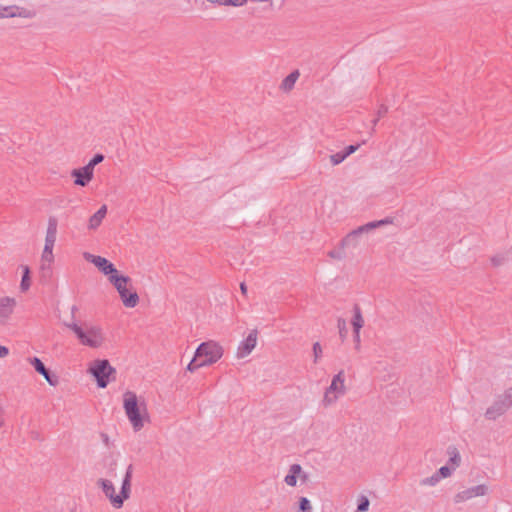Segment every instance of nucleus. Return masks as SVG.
<instances>
[{
    "label": "nucleus",
    "mask_w": 512,
    "mask_h": 512,
    "mask_svg": "<svg viewBox=\"0 0 512 512\" xmlns=\"http://www.w3.org/2000/svg\"><path fill=\"white\" fill-rule=\"evenodd\" d=\"M123 407L133 429L135 431L141 430L145 418H148L145 401H139L134 392L126 391L123 394Z\"/></svg>",
    "instance_id": "2"
},
{
    "label": "nucleus",
    "mask_w": 512,
    "mask_h": 512,
    "mask_svg": "<svg viewBox=\"0 0 512 512\" xmlns=\"http://www.w3.org/2000/svg\"><path fill=\"white\" fill-rule=\"evenodd\" d=\"M78 310L77 306L76 305H73L72 308H71V313H72V316L74 317V314L75 312Z\"/></svg>",
    "instance_id": "46"
},
{
    "label": "nucleus",
    "mask_w": 512,
    "mask_h": 512,
    "mask_svg": "<svg viewBox=\"0 0 512 512\" xmlns=\"http://www.w3.org/2000/svg\"><path fill=\"white\" fill-rule=\"evenodd\" d=\"M346 159L345 154L342 151H339L330 156V161L333 165H338L342 163Z\"/></svg>",
    "instance_id": "33"
},
{
    "label": "nucleus",
    "mask_w": 512,
    "mask_h": 512,
    "mask_svg": "<svg viewBox=\"0 0 512 512\" xmlns=\"http://www.w3.org/2000/svg\"><path fill=\"white\" fill-rule=\"evenodd\" d=\"M107 214V206L102 205L90 218H89V228L94 230L98 228L103 219Z\"/></svg>",
    "instance_id": "16"
},
{
    "label": "nucleus",
    "mask_w": 512,
    "mask_h": 512,
    "mask_svg": "<svg viewBox=\"0 0 512 512\" xmlns=\"http://www.w3.org/2000/svg\"><path fill=\"white\" fill-rule=\"evenodd\" d=\"M84 258L87 261L93 263L104 275L109 276V278L119 274L114 264L104 257L96 256L91 253L85 252Z\"/></svg>",
    "instance_id": "9"
},
{
    "label": "nucleus",
    "mask_w": 512,
    "mask_h": 512,
    "mask_svg": "<svg viewBox=\"0 0 512 512\" xmlns=\"http://www.w3.org/2000/svg\"><path fill=\"white\" fill-rule=\"evenodd\" d=\"M510 407V402L506 401L501 395H499L492 405L486 409L484 414L485 418L494 421L505 414Z\"/></svg>",
    "instance_id": "10"
},
{
    "label": "nucleus",
    "mask_w": 512,
    "mask_h": 512,
    "mask_svg": "<svg viewBox=\"0 0 512 512\" xmlns=\"http://www.w3.org/2000/svg\"><path fill=\"white\" fill-rule=\"evenodd\" d=\"M104 160V155L101 153H96L90 161L86 164V166H89L90 169L94 171V167L98 164H100Z\"/></svg>",
    "instance_id": "30"
},
{
    "label": "nucleus",
    "mask_w": 512,
    "mask_h": 512,
    "mask_svg": "<svg viewBox=\"0 0 512 512\" xmlns=\"http://www.w3.org/2000/svg\"><path fill=\"white\" fill-rule=\"evenodd\" d=\"M314 363L318 362V359L322 356V347L319 342L313 344Z\"/></svg>",
    "instance_id": "34"
},
{
    "label": "nucleus",
    "mask_w": 512,
    "mask_h": 512,
    "mask_svg": "<svg viewBox=\"0 0 512 512\" xmlns=\"http://www.w3.org/2000/svg\"><path fill=\"white\" fill-rule=\"evenodd\" d=\"M440 480L441 479H440L439 475L437 474V472H435L432 476L421 479L420 485L421 486H435L439 483Z\"/></svg>",
    "instance_id": "25"
},
{
    "label": "nucleus",
    "mask_w": 512,
    "mask_h": 512,
    "mask_svg": "<svg viewBox=\"0 0 512 512\" xmlns=\"http://www.w3.org/2000/svg\"><path fill=\"white\" fill-rule=\"evenodd\" d=\"M101 437H102L103 442L108 446V444H109V437H108V435L105 434V433H102Z\"/></svg>",
    "instance_id": "43"
},
{
    "label": "nucleus",
    "mask_w": 512,
    "mask_h": 512,
    "mask_svg": "<svg viewBox=\"0 0 512 512\" xmlns=\"http://www.w3.org/2000/svg\"><path fill=\"white\" fill-rule=\"evenodd\" d=\"M110 282L117 289L125 307L134 308L138 304L139 296L137 292L127 287L131 282L130 277L118 274L110 277Z\"/></svg>",
    "instance_id": "6"
},
{
    "label": "nucleus",
    "mask_w": 512,
    "mask_h": 512,
    "mask_svg": "<svg viewBox=\"0 0 512 512\" xmlns=\"http://www.w3.org/2000/svg\"><path fill=\"white\" fill-rule=\"evenodd\" d=\"M22 269H23V274H22V279H21V283H20V289L22 291H27L31 285L30 269L28 266H22Z\"/></svg>",
    "instance_id": "22"
},
{
    "label": "nucleus",
    "mask_w": 512,
    "mask_h": 512,
    "mask_svg": "<svg viewBox=\"0 0 512 512\" xmlns=\"http://www.w3.org/2000/svg\"><path fill=\"white\" fill-rule=\"evenodd\" d=\"M344 249L345 248L341 247V243H339V247L337 249H333V250L329 251L328 256L333 259L342 260L345 258Z\"/></svg>",
    "instance_id": "26"
},
{
    "label": "nucleus",
    "mask_w": 512,
    "mask_h": 512,
    "mask_svg": "<svg viewBox=\"0 0 512 512\" xmlns=\"http://www.w3.org/2000/svg\"><path fill=\"white\" fill-rule=\"evenodd\" d=\"M88 372L95 378L98 388H106L116 379V369L107 359H98L88 368Z\"/></svg>",
    "instance_id": "5"
},
{
    "label": "nucleus",
    "mask_w": 512,
    "mask_h": 512,
    "mask_svg": "<svg viewBox=\"0 0 512 512\" xmlns=\"http://www.w3.org/2000/svg\"><path fill=\"white\" fill-rule=\"evenodd\" d=\"M298 477H300V479L305 482L308 478V475L305 473V472H301L300 475H298Z\"/></svg>",
    "instance_id": "44"
},
{
    "label": "nucleus",
    "mask_w": 512,
    "mask_h": 512,
    "mask_svg": "<svg viewBox=\"0 0 512 512\" xmlns=\"http://www.w3.org/2000/svg\"><path fill=\"white\" fill-rule=\"evenodd\" d=\"M487 491L488 487L485 484L476 485L457 493L454 496V502L461 503L477 496H484Z\"/></svg>",
    "instance_id": "11"
},
{
    "label": "nucleus",
    "mask_w": 512,
    "mask_h": 512,
    "mask_svg": "<svg viewBox=\"0 0 512 512\" xmlns=\"http://www.w3.org/2000/svg\"><path fill=\"white\" fill-rule=\"evenodd\" d=\"M299 510L301 512H312V506L308 498L301 497L299 499Z\"/></svg>",
    "instance_id": "29"
},
{
    "label": "nucleus",
    "mask_w": 512,
    "mask_h": 512,
    "mask_svg": "<svg viewBox=\"0 0 512 512\" xmlns=\"http://www.w3.org/2000/svg\"><path fill=\"white\" fill-rule=\"evenodd\" d=\"M40 375H42L51 386L55 387L59 384V377L52 373L48 368H46L45 372H42Z\"/></svg>",
    "instance_id": "24"
},
{
    "label": "nucleus",
    "mask_w": 512,
    "mask_h": 512,
    "mask_svg": "<svg viewBox=\"0 0 512 512\" xmlns=\"http://www.w3.org/2000/svg\"><path fill=\"white\" fill-rule=\"evenodd\" d=\"M302 472V467L300 464H292L289 468L288 474L284 478V482L291 487L296 486L297 477Z\"/></svg>",
    "instance_id": "17"
},
{
    "label": "nucleus",
    "mask_w": 512,
    "mask_h": 512,
    "mask_svg": "<svg viewBox=\"0 0 512 512\" xmlns=\"http://www.w3.org/2000/svg\"><path fill=\"white\" fill-rule=\"evenodd\" d=\"M504 258L500 256H494L491 258V262L494 266H499L503 263Z\"/></svg>",
    "instance_id": "39"
},
{
    "label": "nucleus",
    "mask_w": 512,
    "mask_h": 512,
    "mask_svg": "<svg viewBox=\"0 0 512 512\" xmlns=\"http://www.w3.org/2000/svg\"><path fill=\"white\" fill-rule=\"evenodd\" d=\"M447 454L450 456L449 463H451L453 465L452 467L454 469L456 467H458L460 464V461H461V457H460V454H459L457 448L453 445L449 446L447 448Z\"/></svg>",
    "instance_id": "21"
},
{
    "label": "nucleus",
    "mask_w": 512,
    "mask_h": 512,
    "mask_svg": "<svg viewBox=\"0 0 512 512\" xmlns=\"http://www.w3.org/2000/svg\"><path fill=\"white\" fill-rule=\"evenodd\" d=\"M299 71L298 70H294L292 71L289 75H287L283 80H282V83H281V88L284 90V91H290L293 89L294 85H295V82L297 81V79L299 78Z\"/></svg>",
    "instance_id": "19"
},
{
    "label": "nucleus",
    "mask_w": 512,
    "mask_h": 512,
    "mask_svg": "<svg viewBox=\"0 0 512 512\" xmlns=\"http://www.w3.org/2000/svg\"><path fill=\"white\" fill-rule=\"evenodd\" d=\"M14 9H17L16 6H8V7H2L0 6V18L3 17H15L16 12Z\"/></svg>",
    "instance_id": "28"
},
{
    "label": "nucleus",
    "mask_w": 512,
    "mask_h": 512,
    "mask_svg": "<svg viewBox=\"0 0 512 512\" xmlns=\"http://www.w3.org/2000/svg\"><path fill=\"white\" fill-rule=\"evenodd\" d=\"M455 470L453 467H449L448 465L440 467L436 472L439 475L440 479L447 478L452 474V471Z\"/></svg>",
    "instance_id": "32"
},
{
    "label": "nucleus",
    "mask_w": 512,
    "mask_h": 512,
    "mask_svg": "<svg viewBox=\"0 0 512 512\" xmlns=\"http://www.w3.org/2000/svg\"><path fill=\"white\" fill-rule=\"evenodd\" d=\"M247 0H230L227 2V6H242Z\"/></svg>",
    "instance_id": "38"
},
{
    "label": "nucleus",
    "mask_w": 512,
    "mask_h": 512,
    "mask_svg": "<svg viewBox=\"0 0 512 512\" xmlns=\"http://www.w3.org/2000/svg\"><path fill=\"white\" fill-rule=\"evenodd\" d=\"M3 414H4V410H3L2 406L0 405V416H3Z\"/></svg>",
    "instance_id": "49"
},
{
    "label": "nucleus",
    "mask_w": 512,
    "mask_h": 512,
    "mask_svg": "<svg viewBox=\"0 0 512 512\" xmlns=\"http://www.w3.org/2000/svg\"><path fill=\"white\" fill-rule=\"evenodd\" d=\"M360 146H361V144L348 145L347 147H345V149L342 152L345 154V156L347 158L348 156H350L351 154L356 152Z\"/></svg>",
    "instance_id": "35"
},
{
    "label": "nucleus",
    "mask_w": 512,
    "mask_h": 512,
    "mask_svg": "<svg viewBox=\"0 0 512 512\" xmlns=\"http://www.w3.org/2000/svg\"><path fill=\"white\" fill-rule=\"evenodd\" d=\"M27 360L33 366L37 373L41 374L42 372H45L46 366L44 365L40 358L29 357Z\"/></svg>",
    "instance_id": "23"
},
{
    "label": "nucleus",
    "mask_w": 512,
    "mask_h": 512,
    "mask_svg": "<svg viewBox=\"0 0 512 512\" xmlns=\"http://www.w3.org/2000/svg\"><path fill=\"white\" fill-rule=\"evenodd\" d=\"M370 505L369 499L365 496H361L358 500L357 511L365 512L368 510Z\"/></svg>",
    "instance_id": "31"
},
{
    "label": "nucleus",
    "mask_w": 512,
    "mask_h": 512,
    "mask_svg": "<svg viewBox=\"0 0 512 512\" xmlns=\"http://www.w3.org/2000/svg\"><path fill=\"white\" fill-rule=\"evenodd\" d=\"M223 355V348L214 341L201 343L194 354V357L187 365V370L194 372L200 367L211 365L217 362Z\"/></svg>",
    "instance_id": "1"
},
{
    "label": "nucleus",
    "mask_w": 512,
    "mask_h": 512,
    "mask_svg": "<svg viewBox=\"0 0 512 512\" xmlns=\"http://www.w3.org/2000/svg\"><path fill=\"white\" fill-rule=\"evenodd\" d=\"M351 323L353 326V330H361V328L364 325L362 311L358 304H354V306H353V318H352Z\"/></svg>",
    "instance_id": "18"
},
{
    "label": "nucleus",
    "mask_w": 512,
    "mask_h": 512,
    "mask_svg": "<svg viewBox=\"0 0 512 512\" xmlns=\"http://www.w3.org/2000/svg\"><path fill=\"white\" fill-rule=\"evenodd\" d=\"M4 425V418L3 416H0V427Z\"/></svg>",
    "instance_id": "48"
},
{
    "label": "nucleus",
    "mask_w": 512,
    "mask_h": 512,
    "mask_svg": "<svg viewBox=\"0 0 512 512\" xmlns=\"http://www.w3.org/2000/svg\"><path fill=\"white\" fill-rule=\"evenodd\" d=\"M257 330H252L248 336L240 342L237 349V357L244 358L249 355L256 346L257 342Z\"/></svg>",
    "instance_id": "12"
},
{
    "label": "nucleus",
    "mask_w": 512,
    "mask_h": 512,
    "mask_svg": "<svg viewBox=\"0 0 512 512\" xmlns=\"http://www.w3.org/2000/svg\"><path fill=\"white\" fill-rule=\"evenodd\" d=\"M240 290H241L242 294H244V295L247 293V286L244 282H242L240 284Z\"/></svg>",
    "instance_id": "42"
},
{
    "label": "nucleus",
    "mask_w": 512,
    "mask_h": 512,
    "mask_svg": "<svg viewBox=\"0 0 512 512\" xmlns=\"http://www.w3.org/2000/svg\"><path fill=\"white\" fill-rule=\"evenodd\" d=\"M380 118H381V117L377 116V118H375V119L372 121V123H373V125H374V126L377 124V122L379 121V119H380Z\"/></svg>",
    "instance_id": "47"
},
{
    "label": "nucleus",
    "mask_w": 512,
    "mask_h": 512,
    "mask_svg": "<svg viewBox=\"0 0 512 512\" xmlns=\"http://www.w3.org/2000/svg\"><path fill=\"white\" fill-rule=\"evenodd\" d=\"M353 338L355 342V348L359 350L360 348V330H353Z\"/></svg>",
    "instance_id": "36"
},
{
    "label": "nucleus",
    "mask_w": 512,
    "mask_h": 512,
    "mask_svg": "<svg viewBox=\"0 0 512 512\" xmlns=\"http://www.w3.org/2000/svg\"><path fill=\"white\" fill-rule=\"evenodd\" d=\"M71 176L74 178L75 185L85 187L93 179L94 171L85 165L81 168L73 169Z\"/></svg>",
    "instance_id": "13"
},
{
    "label": "nucleus",
    "mask_w": 512,
    "mask_h": 512,
    "mask_svg": "<svg viewBox=\"0 0 512 512\" xmlns=\"http://www.w3.org/2000/svg\"><path fill=\"white\" fill-rule=\"evenodd\" d=\"M345 374L343 370H340L334 375L331 384L326 388L323 398L324 406L333 404L337 399L338 395H344L346 388L344 385Z\"/></svg>",
    "instance_id": "8"
},
{
    "label": "nucleus",
    "mask_w": 512,
    "mask_h": 512,
    "mask_svg": "<svg viewBox=\"0 0 512 512\" xmlns=\"http://www.w3.org/2000/svg\"><path fill=\"white\" fill-rule=\"evenodd\" d=\"M54 261L53 248L44 246L41 255V276L44 278H50L52 275L51 263Z\"/></svg>",
    "instance_id": "14"
},
{
    "label": "nucleus",
    "mask_w": 512,
    "mask_h": 512,
    "mask_svg": "<svg viewBox=\"0 0 512 512\" xmlns=\"http://www.w3.org/2000/svg\"><path fill=\"white\" fill-rule=\"evenodd\" d=\"M388 112V108L385 105H381L378 109L377 116L383 117Z\"/></svg>",
    "instance_id": "40"
},
{
    "label": "nucleus",
    "mask_w": 512,
    "mask_h": 512,
    "mask_svg": "<svg viewBox=\"0 0 512 512\" xmlns=\"http://www.w3.org/2000/svg\"><path fill=\"white\" fill-rule=\"evenodd\" d=\"M337 326L339 329V336H340L341 340L344 341L346 339L347 333H348L345 319L339 318L337 321Z\"/></svg>",
    "instance_id": "27"
},
{
    "label": "nucleus",
    "mask_w": 512,
    "mask_h": 512,
    "mask_svg": "<svg viewBox=\"0 0 512 512\" xmlns=\"http://www.w3.org/2000/svg\"><path fill=\"white\" fill-rule=\"evenodd\" d=\"M133 473V465L127 467L125 476L122 481L121 490L119 494L115 493V487L110 480L100 479L98 483L101 485L103 493L108 497L115 508H121L125 500L130 497L131 492V479Z\"/></svg>",
    "instance_id": "3"
},
{
    "label": "nucleus",
    "mask_w": 512,
    "mask_h": 512,
    "mask_svg": "<svg viewBox=\"0 0 512 512\" xmlns=\"http://www.w3.org/2000/svg\"><path fill=\"white\" fill-rule=\"evenodd\" d=\"M392 223V220L390 218H385L378 221H372L368 222L362 226H359L358 228L352 230L349 232L341 241V247L342 248H356L359 245V239L364 233H368L369 231Z\"/></svg>",
    "instance_id": "7"
},
{
    "label": "nucleus",
    "mask_w": 512,
    "mask_h": 512,
    "mask_svg": "<svg viewBox=\"0 0 512 512\" xmlns=\"http://www.w3.org/2000/svg\"><path fill=\"white\" fill-rule=\"evenodd\" d=\"M15 306V298L9 296L0 298V324L5 323L10 318Z\"/></svg>",
    "instance_id": "15"
},
{
    "label": "nucleus",
    "mask_w": 512,
    "mask_h": 512,
    "mask_svg": "<svg viewBox=\"0 0 512 512\" xmlns=\"http://www.w3.org/2000/svg\"><path fill=\"white\" fill-rule=\"evenodd\" d=\"M506 401L510 402V406H512V387L505 390V392L501 395Z\"/></svg>",
    "instance_id": "37"
},
{
    "label": "nucleus",
    "mask_w": 512,
    "mask_h": 512,
    "mask_svg": "<svg viewBox=\"0 0 512 512\" xmlns=\"http://www.w3.org/2000/svg\"><path fill=\"white\" fill-rule=\"evenodd\" d=\"M54 245H55V242L48 241L47 239H45V245L44 246H48L49 248H54Z\"/></svg>",
    "instance_id": "45"
},
{
    "label": "nucleus",
    "mask_w": 512,
    "mask_h": 512,
    "mask_svg": "<svg viewBox=\"0 0 512 512\" xmlns=\"http://www.w3.org/2000/svg\"><path fill=\"white\" fill-rule=\"evenodd\" d=\"M65 325L75 333L82 345L91 348H99L102 346L104 335L100 326L85 323L82 327L76 322L66 323Z\"/></svg>",
    "instance_id": "4"
},
{
    "label": "nucleus",
    "mask_w": 512,
    "mask_h": 512,
    "mask_svg": "<svg viewBox=\"0 0 512 512\" xmlns=\"http://www.w3.org/2000/svg\"><path fill=\"white\" fill-rule=\"evenodd\" d=\"M57 226V219L53 216L49 217L45 239H47L48 241L56 242Z\"/></svg>",
    "instance_id": "20"
},
{
    "label": "nucleus",
    "mask_w": 512,
    "mask_h": 512,
    "mask_svg": "<svg viewBox=\"0 0 512 512\" xmlns=\"http://www.w3.org/2000/svg\"><path fill=\"white\" fill-rule=\"evenodd\" d=\"M9 353V350L7 347L0 345V357H5Z\"/></svg>",
    "instance_id": "41"
}]
</instances>
